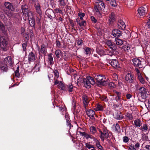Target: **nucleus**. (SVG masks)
I'll list each match as a JSON object with an SVG mask.
<instances>
[{
    "instance_id": "f257e3e1",
    "label": "nucleus",
    "mask_w": 150,
    "mask_h": 150,
    "mask_svg": "<svg viewBox=\"0 0 150 150\" xmlns=\"http://www.w3.org/2000/svg\"><path fill=\"white\" fill-rule=\"evenodd\" d=\"M94 78L100 85L105 86L108 83V81H105L106 78L105 76L96 75Z\"/></svg>"
},
{
    "instance_id": "f03ea898",
    "label": "nucleus",
    "mask_w": 150,
    "mask_h": 150,
    "mask_svg": "<svg viewBox=\"0 0 150 150\" xmlns=\"http://www.w3.org/2000/svg\"><path fill=\"white\" fill-rule=\"evenodd\" d=\"M8 41V40L6 37L2 36L0 38V47L4 51H5L7 50Z\"/></svg>"
},
{
    "instance_id": "7ed1b4c3",
    "label": "nucleus",
    "mask_w": 150,
    "mask_h": 150,
    "mask_svg": "<svg viewBox=\"0 0 150 150\" xmlns=\"http://www.w3.org/2000/svg\"><path fill=\"white\" fill-rule=\"evenodd\" d=\"M99 132L100 134V137L103 141H104L105 138H107L108 137L109 133L106 128H103L102 130L99 129Z\"/></svg>"
},
{
    "instance_id": "20e7f679",
    "label": "nucleus",
    "mask_w": 150,
    "mask_h": 150,
    "mask_svg": "<svg viewBox=\"0 0 150 150\" xmlns=\"http://www.w3.org/2000/svg\"><path fill=\"white\" fill-rule=\"evenodd\" d=\"M54 85H57L59 88L63 91H65L66 90V86H64L61 81H59L58 80H56L54 82Z\"/></svg>"
},
{
    "instance_id": "39448f33",
    "label": "nucleus",
    "mask_w": 150,
    "mask_h": 150,
    "mask_svg": "<svg viewBox=\"0 0 150 150\" xmlns=\"http://www.w3.org/2000/svg\"><path fill=\"white\" fill-rule=\"evenodd\" d=\"M132 61L134 66L138 67L139 68L143 67V65L142 64V61L139 59L134 58L132 59Z\"/></svg>"
},
{
    "instance_id": "423d86ee",
    "label": "nucleus",
    "mask_w": 150,
    "mask_h": 150,
    "mask_svg": "<svg viewBox=\"0 0 150 150\" xmlns=\"http://www.w3.org/2000/svg\"><path fill=\"white\" fill-rule=\"evenodd\" d=\"M30 13V16H28L29 23L31 26L35 28V19L33 16L32 13Z\"/></svg>"
},
{
    "instance_id": "0eeeda50",
    "label": "nucleus",
    "mask_w": 150,
    "mask_h": 150,
    "mask_svg": "<svg viewBox=\"0 0 150 150\" xmlns=\"http://www.w3.org/2000/svg\"><path fill=\"white\" fill-rule=\"evenodd\" d=\"M139 93L141 95L142 98H145L146 97V89L144 87H141L139 88Z\"/></svg>"
},
{
    "instance_id": "6e6552de",
    "label": "nucleus",
    "mask_w": 150,
    "mask_h": 150,
    "mask_svg": "<svg viewBox=\"0 0 150 150\" xmlns=\"http://www.w3.org/2000/svg\"><path fill=\"white\" fill-rule=\"evenodd\" d=\"M125 80L127 83H132L134 81V77L130 73L127 74L125 76Z\"/></svg>"
},
{
    "instance_id": "1a4fd4ad",
    "label": "nucleus",
    "mask_w": 150,
    "mask_h": 150,
    "mask_svg": "<svg viewBox=\"0 0 150 150\" xmlns=\"http://www.w3.org/2000/svg\"><path fill=\"white\" fill-rule=\"evenodd\" d=\"M109 63L114 68H117L120 67L119 64L117 61L116 59H112L109 60Z\"/></svg>"
},
{
    "instance_id": "9d476101",
    "label": "nucleus",
    "mask_w": 150,
    "mask_h": 150,
    "mask_svg": "<svg viewBox=\"0 0 150 150\" xmlns=\"http://www.w3.org/2000/svg\"><path fill=\"white\" fill-rule=\"evenodd\" d=\"M87 79H84L83 80H82L81 82H79L78 81V82L79 83H82L83 82L84 83V85L85 87L86 88H89L91 87V83Z\"/></svg>"
},
{
    "instance_id": "9b49d317",
    "label": "nucleus",
    "mask_w": 150,
    "mask_h": 150,
    "mask_svg": "<svg viewBox=\"0 0 150 150\" xmlns=\"http://www.w3.org/2000/svg\"><path fill=\"white\" fill-rule=\"evenodd\" d=\"M82 98L84 107L86 109L90 100L88 96L85 95H83Z\"/></svg>"
},
{
    "instance_id": "f8f14e48",
    "label": "nucleus",
    "mask_w": 150,
    "mask_h": 150,
    "mask_svg": "<svg viewBox=\"0 0 150 150\" xmlns=\"http://www.w3.org/2000/svg\"><path fill=\"white\" fill-rule=\"evenodd\" d=\"M4 62L7 65L11 66L13 63V60L10 56H8L5 58L4 59Z\"/></svg>"
},
{
    "instance_id": "ddd939ff",
    "label": "nucleus",
    "mask_w": 150,
    "mask_h": 150,
    "mask_svg": "<svg viewBox=\"0 0 150 150\" xmlns=\"http://www.w3.org/2000/svg\"><path fill=\"white\" fill-rule=\"evenodd\" d=\"M86 113L87 115L91 118L92 119H93L94 118V115L95 112L94 111L91 109H88L86 110Z\"/></svg>"
},
{
    "instance_id": "4468645a",
    "label": "nucleus",
    "mask_w": 150,
    "mask_h": 150,
    "mask_svg": "<svg viewBox=\"0 0 150 150\" xmlns=\"http://www.w3.org/2000/svg\"><path fill=\"white\" fill-rule=\"evenodd\" d=\"M112 34L115 37H119L122 35V33L121 31L117 29H115L112 30Z\"/></svg>"
},
{
    "instance_id": "2eb2a0df",
    "label": "nucleus",
    "mask_w": 150,
    "mask_h": 150,
    "mask_svg": "<svg viewBox=\"0 0 150 150\" xmlns=\"http://www.w3.org/2000/svg\"><path fill=\"white\" fill-rule=\"evenodd\" d=\"M66 89L65 91H68L70 94L73 93L74 92L73 90V86L72 84H70L66 86Z\"/></svg>"
},
{
    "instance_id": "dca6fc26",
    "label": "nucleus",
    "mask_w": 150,
    "mask_h": 150,
    "mask_svg": "<svg viewBox=\"0 0 150 150\" xmlns=\"http://www.w3.org/2000/svg\"><path fill=\"white\" fill-rule=\"evenodd\" d=\"M138 11L140 16H144L146 13V8L143 7H141L138 9Z\"/></svg>"
},
{
    "instance_id": "f3484780",
    "label": "nucleus",
    "mask_w": 150,
    "mask_h": 150,
    "mask_svg": "<svg viewBox=\"0 0 150 150\" xmlns=\"http://www.w3.org/2000/svg\"><path fill=\"white\" fill-rule=\"evenodd\" d=\"M21 9L22 12L25 14H27V16H30V13L31 12H28V10L27 8V6L25 5H22Z\"/></svg>"
},
{
    "instance_id": "a211bd4d",
    "label": "nucleus",
    "mask_w": 150,
    "mask_h": 150,
    "mask_svg": "<svg viewBox=\"0 0 150 150\" xmlns=\"http://www.w3.org/2000/svg\"><path fill=\"white\" fill-rule=\"evenodd\" d=\"M109 19V24H112L115 20V14L114 12H112L110 15Z\"/></svg>"
},
{
    "instance_id": "6ab92c4d",
    "label": "nucleus",
    "mask_w": 150,
    "mask_h": 150,
    "mask_svg": "<svg viewBox=\"0 0 150 150\" xmlns=\"http://www.w3.org/2000/svg\"><path fill=\"white\" fill-rule=\"evenodd\" d=\"M117 25L119 28L122 30L125 29L126 27L125 23L121 20L119 21L117 23Z\"/></svg>"
},
{
    "instance_id": "aec40b11",
    "label": "nucleus",
    "mask_w": 150,
    "mask_h": 150,
    "mask_svg": "<svg viewBox=\"0 0 150 150\" xmlns=\"http://www.w3.org/2000/svg\"><path fill=\"white\" fill-rule=\"evenodd\" d=\"M114 117L117 120H121L123 118L122 114L119 112H116L113 114Z\"/></svg>"
},
{
    "instance_id": "412c9836",
    "label": "nucleus",
    "mask_w": 150,
    "mask_h": 150,
    "mask_svg": "<svg viewBox=\"0 0 150 150\" xmlns=\"http://www.w3.org/2000/svg\"><path fill=\"white\" fill-rule=\"evenodd\" d=\"M36 56L35 54L33 52L30 53L28 57V60L29 61H33L35 59Z\"/></svg>"
},
{
    "instance_id": "4be33fe9",
    "label": "nucleus",
    "mask_w": 150,
    "mask_h": 150,
    "mask_svg": "<svg viewBox=\"0 0 150 150\" xmlns=\"http://www.w3.org/2000/svg\"><path fill=\"white\" fill-rule=\"evenodd\" d=\"M34 7L35 8L36 12L39 14L40 16L41 15L42 12L40 9V6L39 3H38L36 4H35Z\"/></svg>"
},
{
    "instance_id": "5701e85b",
    "label": "nucleus",
    "mask_w": 150,
    "mask_h": 150,
    "mask_svg": "<svg viewBox=\"0 0 150 150\" xmlns=\"http://www.w3.org/2000/svg\"><path fill=\"white\" fill-rule=\"evenodd\" d=\"M46 13L47 14L48 17L51 19L54 15L53 11L52 9L47 10L46 12Z\"/></svg>"
},
{
    "instance_id": "b1692460",
    "label": "nucleus",
    "mask_w": 150,
    "mask_h": 150,
    "mask_svg": "<svg viewBox=\"0 0 150 150\" xmlns=\"http://www.w3.org/2000/svg\"><path fill=\"white\" fill-rule=\"evenodd\" d=\"M94 9L97 13L100 14V11L103 9L101 7V6H100L98 4L95 6Z\"/></svg>"
},
{
    "instance_id": "393cba45",
    "label": "nucleus",
    "mask_w": 150,
    "mask_h": 150,
    "mask_svg": "<svg viewBox=\"0 0 150 150\" xmlns=\"http://www.w3.org/2000/svg\"><path fill=\"white\" fill-rule=\"evenodd\" d=\"M4 6L6 8L10 10H11L12 11L13 9V6L10 3L8 2H5L4 4Z\"/></svg>"
},
{
    "instance_id": "a878e982",
    "label": "nucleus",
    "mask_w": 150,
    "mask_h": 150,
    "mask_svg": "<svg viewBox=\"0 0 150 150\" xmlns=\"http://www.w3.org/2000/svg\"><path fill=\"white\" fill-rule=\"evenodd\" d=\"M40 51L41 52L45 55L47 53V48L44 45H41Z\"/></svg>"
},
{
    "instance_id": "bb28decb",
    "label": "nucleus",
    "mask_w": 150,
    "mask_h": 150,
    "mask_svg": "<svg viewBox=\"0 0 150 150\" xmlns=\"http://www.w3.org/2000/svg\"><path fill=\"white\" fill-rule=\"evenodd\" d=\"M83 134V136L85 137L86 139L90 138L91 139H95V137L92 135L89 134L86 132L84 133Z\"/></svg>"
},
{
    "instance_id": "cd10ccee",
    "label": "nucleus",
    "mask_w": 150,
    "mask_h": 150,
    "mask_svg": "<svg viewBox=\"0 0 150 150\" xmlns=\"http://www.w3.org/2000/svg\"><path fill=\"white\" fill-rule=\"evenodd\" d=\"M109 47L113 51H114V52H115L116 54H117L118 53V52L117 51V46L113 42Z\"/></svg>"
},
{
    "instance_id": "c85d7f7f",
    "label": "nucleus",
    "mask_w": 150,
    "mask_h": 150,
    "mask_svg": "<svg viewBox=\"0 0 150 150\" xmlns=\"http://www.w3.org/2000/svg\"><path fill=\"white\" fill-rule=\"evenodd\" d=\"M65 119L66 121L67 125L69 127V128H71V124L70 123L69 121V115L67 114H66L65 115Z\"/></svg>"
},
{
    "instance_id": "c756f323",
    "label": "nucleus",
    "mask_w": 150,
    "mask_h": 150,
    "mask_svg": "<svg viewBox=\"0 0 150 150\" xmlns=\"http://www.w3.org/2000/svg\"><path fill=\"white\" fill-rule=\"evenodd\" d=\"M113 129L117 132H120V126L117 124H114L113 125Z\"/></svg>"
},
{
    "instance_id": "7c9ffc66",
    "label": "nucleus",
    "mask_w": 150,
    "mask_h": 150,
    "mask_svg": "<svg viewBox=\"0 0 150 150\" xmlns=\"http://www.w3.org/2000/svg\"><path fill=\"white\" fill-rule=\"evenodd\" d=\"M51 54H49L48 55V61L50 62V65H52L54 62L53 61V58Z\"/></svg>"
},
{
    "instance_id": "2f4dec72",
    "label": "nucleus",
    "mask_w": 150,
    "mask_h": 150,
    "mask_svg": "<svg viewBox=\"0 0 150 150\" xmlns=\"http://www.w3.org/2000/svg\"><path fill=\"white\" fill-rule=\"evenodd\" d=\"M115 42L117 45L120 46L123 43V41L119 38H115Z\"/></svg>"
},
{
    "instance_id": "473e14b6",
    "label": "nucleus",
    "mask_w": 150,
    "mask_h": 150,
    "mask_svg": "<svg viewBox=\"0 0 150 150\" xmlns=\"http://www.w3.org/2000/svg\"><path fill=\"white\" fill-rule=\"evenodd\" d=\"M122 49L124 50L125 51H127V52H129L130 49V47L129 46V45L127 44L126 45H125L123 46L122 47Z\"/></svg>"
},
{
    "instance_id": "72a5a7b5",
    "label": "nucleus",
    "mask_w": 150,
    "mask_h": 150,
    "mask_svg": "<svg viewBox=\"0 0 150 150\" xmlns=\"http://www.w3.org/2000/svg\"><path fill=\"white\" fill-rule=\"evenodd\" d=\"M134 124L137 127H140L141 126V120L139 119H137L134 121Z\"/></svg>"
},
{
    "instance_id": "f704fd0d",
    "label": "nucleus",
    "mask_w": 150,
    "mask_h": 150,
    "mask_svg": "<svg viewBox=\"0 0 150 150\" xmlns=\"http://www.w3.org/2000/svg\"><path fill=\"white\" fill-rule=\"evenodd\" d=\"M103 110V107L101 105L99 104H98L95 108V110L96 111H102Z\"/></svg>"
},
{
    "instance_id": "c9c22d12",
    "label": "nucleus",
    "mask_w": 150,
    "mask_h": 150,
    "mask_svg": "<svg viewBox=\"0 0 150 150\" xmlns=\"http://www.w3.org/2000/svg\"><path fill=\"white\" fill-rule=\"evenodd\" d=\"M85 53L86 54H90L91 53V49L88 47H86L84 48Z\"/></svg>"
},
{
    "instance_id": "e433bc0d",
    "label": "nucleus",
    "mask_w": 150,
    "mask_h": 150,
    "mask_svg": "<svg viewBox=\"0 0 150 150\" xmlns=\"http://www.w3.org/2000/svg\"><path fill=\"white\" fill-rule=\"evenodd\" d=\"M1 69L3 71L5 72H6L8 70L7 65L5 64H2L1 66Z\"/></svg>"
},
{
    "instance_id": "4c0bfd02",
    "label": "nucleus",
    "mask_w": 150,
    "mask_h": 150,
    "mask_svg": "<svg viewBox=\"0 0 150 150\" xmlns=\"http://www.w3.org/2000/svg\"><path fill=\"white\" fill-rule=\"evenodd\" d=\"M90 130L92 134H94L96 132V128L93 126H91L90 127Z\"/></svg>"
},
{
    "instance_id": "58836bf2",
    "label": "nucleus",
    "mask_w": 150,
    "mask_h": 150,
    "mask_svg": "<svg viewBox=\"0 0 150 150\" xmlns=\"http://www.w3.org/2000/svg\"><path fill=\"white\" fill-rule=\"evenodd\" d=\"M141 128L142 130L144 132H146L148 129L147 125L146 124H144L143 126H142Z\"/></svg>"
},
{
    "instance_id": "ea45409f",
    "label": "nucleus",
    "mask_w": 150,
    "mask_h": 150,
    "mask_svg": "<svg viewBox=\"0 0 150 150\" xmlns=\"http://www.w3.org/2000/svg\"><path fill=\"white\" fill-rule=\"evenodd\" d=\"M87 79L88 80H89V81L90 82L91 84L93 85L95 84V81L94 79L92 77L89 76L87 78Z\"/></svg>"
},
{
    "instance_id": "a19ab883",
    "label": "nucleus",
    "mask_w": 150,
    "mask_h": 150,
    "mask_svg": "<svg viewBox=\"0 0 150 150\" xmlns=\"http://www.w3.org/2000/svg\"><path fill=\"white\" fill-rule=\"evenodd\" d=\"M60 6H64L66 5V3L64 0H58Z\"/></svg>"
},
{
    "instance_id": "79ce46f5",
    "label": "nucleus",
    "mask_w": 150,
    "mask_h": 150,
    "mask_svg": "<svg viewBox=\"0 0 150 150\" xmlns=\"http://www.w3.org/2000/svg\"><path fill=\"white\" fill-rule=\"evenodd\" d=\"M128 150H136L135 146L134 144H131L129 146Z\"/></svg>"
},
{
    "instance_id": "37998d69",
    "label": "nucleus",
    "mask_w": 150,
    "mask_h": 150,
    "mask_svg": "<svg viewBox=\"0 0 150 150\" xmlns=\"http://www.w3.org/2000/svg\"><path fill=\"white\" fill-rule=\"evenodd\" d=\"M97 3H98V4L100 6H101V7L103 9L105 8V5L103 1H99Z\"/></svg>"
},
{
    "instance_id": "c03bdc74",
    "label": "nucleus",
    "mask_w": 150,
    "mask_h": 150,
    "mask_svg": "<svg viewBox=\"0 0 150 150\" xmlns=\"http://www.w3.org/2000/svg\"><path fill=\"white\" fill-rule=\"evenodd\" d=\"M138 79L140 82L142 84H144V79L142 77V75L138 76Z\"/></svg>"
},
{
    "instance_id": "a18cd8bd",
    "label": "nucleus",
    "mask_w": 150,
    "mask_h": 150,
    "mask_svg": "<svg viewBox=\"0 0 150 150\" xmlns=\"http://www.w3.org/2000/svg\"><path fill=\"white\" fill-rule=\"evenodd\" d=\"M85 15V14L84 13L79 12L78 13V16L80 17V19L81 20H83V18Z\"/></svg>"
},
{
    "instance_id": "49530a36",
    "label": "nucleus",
    "mask_w": 150,
    "mask_h": 150,
    "mask_svg": "<svg viewBox=\"0 0 150 150\" xmlns=\"http://www.w3.org/2000/svg\"><path fill=\"white\" fill-rule=\"evenodd\" d=\"M61 53V51L59 50H56L55 52V54L57 58L59 57V54Z\"/></svg>"
},
{
    "instance_id": "de8ad7c7",
    "label": "nucleus",
    "mask_w": 150,
    "mask_h": 150,
    "mask_svg": "<svg viewBox=\"0 0 150 150\" xmlns=\"http://www.w3.org/2000/svg\"><path fill=\"white\" fill-rule=\"evenodd\" d=\"M115 52H114V51L112 50V51H109L108 55L110 57H114L115 56Z\"/></svg>"
},
{
    "instance_id": "09e8293b",
    "label": "nucleus",
    "mask_w": 150,
    "mask_h": 150,
    "mask_svg": "<svg viewBox=\"0 0 150 150\" xmlns=\"http://www.w3.org/2000/svg\"><path fill=\"white\" fill-rule=\"evenodd\" d=\"M20 75V74L19 72V67H18L15 71V75L16 76L19 77Z\"/></svg>"
},
{
    "instance_id": "8fccbe9b",
    "label": "nucleus",
    "mask_w": 150,
    "mask_h": 150,
    "mask_svg": "<svg viewBox=\"0 0 150 150\" xmlns=\"http://www.w3.org/2000/svg\"><path fill=\"white\" fill-rule=\"evenodd\" d=\"M54 75L56 78H58L59 76V74L57 70H55L54 71Z\"/></svg>"
},
{
    "instance_id": "3c124183",
    "label": "nucleus",
    "mask_w": 150,
    "mask_h": 150,
    "mask_svg": "<svg viewBox=\"0 0 150 150\" xmlns=\"http://www.w3.org/2000/svg\"><path fill=\"white\" fill-rule=\"evenodd\" d=\"M123 142L125 143L127 142L129 140V138L127 136H124L123 137Z\"/></svg>"
},
{
    "instance_id": "603ef678",
    "label": "nucleus",
    "mask_w": 150,
    "mask_h": 150,
    "mask_svg": "<svg viewBox=\"0 0 150 150\" xmlns=\"http://www.w3.org/2000/svg\"><path fill=\"white\" fill-rule=\"evenodd\" d=\"M100 99L101 100L105 102H107L108 100V99L107 97L105 96H103L100 97Z\"/></svg>"
},
{
    "instance_id": "864d4df0",
    "label": "nucleus",
    "mask_w": 150,
    "mask_h": 150,
    "mask_svg": "<svg viewBox=\"0 0 150 150\" xmlns=\"http://www.w3.org/2000/svg\"><path fill=\"white\" fill-rule=\"evenodd\" d=\"M93 140L96 142V145L97 147L100 145V142L96 139L95 138V139Z\"/></svg>"
},
{
    "instance_id": "5fc2aeb1",
    "label": "nucleus",
    "mask_w": 150,
    "mask_h": 150,
    "mask_svg": "<svg viewBox=\"0 0 150 150\" xmlns=\"http://www.w3.org/2000/svg\"><path fill=\"white\" fill-rule=\"evenodd\" d=\"M86 21L84 20L82 21L81 23L80 22L79 26L80 27H81L82 26H84L85 25V24H86Z\"/></svg>"
},
{
    "instance_id": "6e6d98bb",
    "label": "nucleus",
    "mask_w": 150,
    "mask_h": 150,
    "mask_svg": "<svg viewBox=\"0 0 150 150\" xmlns=\"http://www.w3.org/2000/svg\"><path fill=\"white\" fill-rule=\"evenodd\" d=\"M135 71L137 73L138 76L142 75L139 69L138 68H136Z\"/></svg>"
},
{
    "instance_id": "4d7b16f0",
    "label": "nucleus",
    "mask_w": 150,
    "mask_h": 150,
    "mask_svg": "<svg viewBox=\"0 0 150 150\" xmlns=\"http://www.w3.org/2000/svg\"><path fill=\"white\" fill-rule=\"evenodd\" d=\"M112 77L114 78V80L117 81L118 79V76L115 73H114L112 75Z\"/></svg>"
},
{
    "instance_id": "13d9d810",
    "label": "nucleus",
    "mask_w": 150,
    "mask_h": 150,
    "mask_svg": "<svg viewBox=\"0 0 150 150\" xmlns=\"http://www.w3.org/2000/svg\"><path fill=\"white\" fill-rule=\"evenodd\" d=\"M112 42L110 40H108L106 42V44L109 46V47H110V46H111V45L112 44Z\"/></svg>"
},
{
    "instance_id": "bf43d9fd",
    "label": "nucleus",
    "mask_w": 150,
    "mask_h": 150,
    "mask_svg": "<svg viewBox=\"0 0 150 150\" xmlns=\"http://www.w3.org/2000/svg\"><path fill=\"white\" fill-rule=\"evenodd\" d=\"M56 45L59 48L61 47V43L59 41L57 40L56 41Z\"/></svg>"
},
{
    "instance_id": "052dcab7",
    "label": "nucleus",
    "mask_w": 150,
    "mask_h": 150,
    "mask_svg": "<svg viewBox=\"0 0 150 150\" xmlns=\"http://www.w3.org/2000/svg\"><path fill=\"white\" fill-rule=\"evenodd\" d=\"M76 102L74 100H73L72 102V106H73V108L75 110L76 108Z\"/></svg>"
},
{
    "instance_id": "680f3d73",
    "label": "nucleus",
    "mask_w": 150,
    "mask_h": 150,
    "mask_svg": "<svg viewBox=\"0 0 150 150\" xmlns=\"http://www.w3.org/2000/svg\"><path fill=\"white\" fill-rule=\"evenodd\" d=\"M32 1L34 5L37 4L38 3H39L38 0H32Z\"/></svg>"
},
{
    "instance_id": "e2e57ef3",
    "label": "nucleus",
    "mask_w": 150,
    "mask_h": 150,
    "mask_svg": "<svg viewBox=\"0 0 150 150\" xmlns=\"http://www.w3.org/2000/svg\"><path fill=\"white\" fill-rule=\"evenodd\" d=\"M86 148H88L89 149H90L91 148V145L90 144L86 143Z\"/></svg>"
},
{
    "instance_id": "0e129e2a",
    "label": "nucleus",
    "mask_w": 150,
    "mask_h": 150,
    "mask_svg": "<svg viewBox=\"0 0 150 150\" xmlns=\"http://www.w3.org/2000/svg\"><path fill=\"white\" fill-rule=\"evenodd\" d=\"M91 21H93L94 23H95L96 22L97 20L94 17L91 16Z\"/></svg>"
},
{
    "instance_id": "69168bd1",
    "label": "nucleus",
    "mask_w": 150,
    "mask_h": 150,
    "mask_svg": "<svg viewBox=\"0 0 150 150\" xmlns=\"http://www.w3.org/2000/svg\"><path fill=\"white\" fill-rule=\"evenodd\" d=\"M109 85L110 87H114L115 86V84L113 82H110Z\"/></svg>"
},
{
    "instance_id": "338daca9",
    "label": "nucleus",
    "mask_w": 150,
    "mask_h": 150,
    "mask_svg": "<svg viewBox=\"0 0 150 150\" xmlns=\"http://www.w3.org/2000/svg\"><path fill=\"white\" fill-rule=\"evenodd\" d=\"M27 45V43H25L22 44V46L23 50H25L26 49V47Z\"/></svg>"
},
{
    "instance_id": "774afa93",
    "label": "nucleus",
    "mask_w": 150,
    "mask_h": 150,
    "mask_svg": "<svg viewBox=\"0 0 150 150\" xmlns=\"http://www.w3.org/2000/svg\"><path fill=\"white\" fill-rule=\"evenodd\" d=\"M82 43V41L81 40H78L77 41V44L78 45H81Z\"/></svg>"
}]
</instances>
